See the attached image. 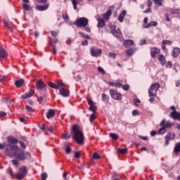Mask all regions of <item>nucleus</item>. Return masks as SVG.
I'll return each mask as SVG.
<instances>
[{
  "label": "nucleus",
  "mask_w": 180,
  "mask_h": 180,
  "mask_svg": "<svg viewBox=\"0 0 180 180\" xmlns=\"http://www.w3.org/2000/svg\"><path fill=\"white\" fill-rule=\"evenodd\" d=\"M41 178L42 180H46L47 179V174L46 173H43L41 174Z\"/></svg>",
  "instance_id": "nucleus-54"
},
{
  "label": "nucleus",
  "mask_w": 180,
  "mask_h": 180,
  "mask_svg": "<svg viewBox=\"0 0 180 180\" xmlns=\"http://www.w3.org/2000/svg\"><path fill=\"white\" fill-rule=\"evenodd\" d=\"M133 44H134V42L131 39L124 41V46L126 49L133 46Z\"/></svg>",
  "instance_id": "nucleus-24"
},
{
  "label": "nucleus",
  "mask_w": 180,
  "mask_h": 180,
  "mask_svg": "<svg viewBox=\"0 0 180 180\" xmlns=\"http://www.w3.org/2000/svg\"><path fill=\"white\" fill-rule=\"evenodd\" d=\"M62 18L63 19H64L65 20H68V19H70V17L68 16V14L67 13H64L62 15Z\"/></svg>",
  "instance_id": "nucleus-53"
},
{
  "label": "nucleus",
  "mask_w": 180,
  "mask_h": 180,
  "mask_svg": "<svg viewBox=\"0 0 180 180\" xmlns=\"http://www.w3.org/2000/svg\"><path fill=\"white\" fill-rule=\"evenodd\" d=\"M98 27H103V26H105V20H103V19L102 18H98Z\"/></svg>",
  "instance_id": "nucleus-32"
},
{
  "label": "nucleus",
  "mask_w": 180,
  "mask_h": 180,
  "mask_svg": "<svg viewBox=\"0 0 180 180\" xmlns=\"http://www.w3.org/2000/svg\"><path fill=\"white\" fill-rule=\"evenodd\" d=\"M59 94L61 95V96H63L64 98H68V96H70V90L65 88H61L59 90Z\"/></svg>",
  "instance_id": "nucleus-13"
},
{
  "label": "nucleus",
  "mask_w": 180,
  "mask_h": 180,
  "mask_svg": "<svg viewBox=\"0 0 180 180\" xmlns=\"http://www.w3.org/2000/svg\"><path fill=\"white\" fill-rule=\"evenodd\" d=\"M158 22L156 21H151L148 24L143 26L144 29H150V27H157Z\"/></svg>",
  "instance_id": "nucleus-15"
},
{
  "label": "nucleus",
  "mask_w": 180,
  "mask_h": 180,
  "mask_svg": "<svg viewBox=\"0 0 180 180\" xmlns=\"http://www.w3.org/2000/svg\"><path fill=\"white\" fill-rule=\"evenodd\" d=\"M72 3L75 11H77V5H78V2L77 1V0H72Z\"/></svg>",
  "instance_id": "nucleus-50"
},
{
  "label": "nucleus",
  "mask_w": 180,
  "mask_h": 180,
  "mask_svg": "<svg viewBox=\"0 0 180 180\" xmlns=\"http://www.w3.org/2000/svg\"><path fill=\"white\" fill-rule=\"evenodd\" d=\"M179 13H180V10L179 9L171 10V14L174 15V16H178L179 18Z\"/></svg>",
  "instance_id": "nucleus-33"
},
{
  "label": "nucleus",
  "mask_w": 180,
  "mask_h": 180,
  "mask_svg": "<svg viewBox=\"0 0 180 180\" xmlns=\"http://www.w3.org/2000/svg\"><path fill=\"white\" fill-rule=\"evenodd\" d=\"M7 174H9L11 177L15 178V173H13V170L12 169V168L8 167L7 169Z\"/></svg>",
  "instance_id": "nucleus-34"
},
{
  "label": "nucleus",
  "mask_w": 180,
  "mask_h": 180,
  "mask_svg": "<svg viewBox=\"0 0 180 180\" xmlns=\"http://www.w3.org/2000/svg\"><path fill=\"white\" fill-rule=\"evenodd\" d=\"M20 146L21 148H20L21 150H22V151L25 152V150H26V143H25V142L23 141H20L19 142ZM26 153H29V152H26Z\"/></svg>",
  "instance_id": "nucleus-31"
},
{
  "label": "nucleus",
  "mask_w": 180,
  "mask_h": 180,
  "mask_svg": "<svg viewBox=\"0 0 180 180\" xmlns=\"http://www.w3.org/2000/svg\"><path fill=\"white\" fill-rule=\"evenodd\" d=\"M97 109H98V107H96V105H95V104H93V105H90L89 110H91V112H94L95 113V112H96Z\"/></svg>",
  "instance_id": "nucleus-41"
},
{
  "label": "nucleus",
  "mask_w": 180,
  "mask_h": 180,
  "mask_svg": "<svg viewBox=\"0 0 180 180\" xmlns=\"http://www.w3.org/2000/svg\"><path fill=\"white\" fill-rule=\"evenodd\" d=\"M108 56L109 57H111V58H116V53H109Z\"/></svg>",
  "instance_id": "nucleus-58"
},
{
  "label": "nucleus",
  "mask_w": 180,
  "mask_h": 180,
  "mask_svg": "<svg viewBox=\"0 0 180 180\" xmlns=\"http://www.w3.org/2000/svg\"><path fill=\"white\" fill-rule=\"evenodd\" d=\"M155 5L158 6H162V1L164 0H153Z\"/></svg>",
  "instance_id": "nucleus-44"
},
{
  "label": "nucleus",
  "mask_w": 180,
  "mask_h": 180,
  "mask_svg": "<svg viewBox=\"0 0 180 180\" xmlns=\"http://www.w3.org/2000/svg\"><path fill=\"white\" fill-rule=\"evenodd\" d=\"M172 67V61H168L166 64V68H171Z\"/></svg>",
  "instance_id": "nucleus-57"
},
{
  "label": "nucleus",
  "mask_w": 180,
  "mask_h": 180,
  "mask_svg": "<svg viewBox=\"0 0 180 180\" xmlns=\"http://www.w3.org/2000/svg\"><path fill=\"white\" fill-rule=\"evenodd\" d=\"M62 136H63V139H65V140H68V139H71V135L70 134H68V132H65V133L62 134Z\"/></svg>",
  "instance_id": "nucleus-42"
},
{
  "label": "nucleus",
  "mask_w": 180,
  "mask_h": 180,
  "mask_svg": "<svg viewBox=\"0 0 180 180\" xmlns=\"http://www.w3.org/2000/svg\"><path fill=\"white\" fill-rule=\"evenodd\" d=\"M3 23H4V26H6V27L8 29V30H10L11 32H13V29H12V27H11V26H9V24L8 23V22H6L5 20H4Z\"/></svg>",
  "instance_id": "nucleus-36"
},
{
  "label": "nucleus",
  "mask_w": 180,
  "mask_h": 180,
  "mask_svg": "<svg viewBox=\"0 0 180 180\" xmlns=\"http://www.w3.org/2000/svg\"><path fill=\"white\" fill-rule=\"evenodd\" d=\"M22 8L24 11H31L32 7H30V5L26 4H22Z\"/></svg>",
  "instance_id": "nucleus-40"
},
{
  "label": "nucleus",
  "mask_w": 180,
  "mask_h": 180,
  "mask_svg": "<svg viewBox=\"0 0 180 180\" xmlns=\"http://www.w3.org/2000/svg\"><path fill=\"white\" fill-rule=\"evenodd\" d=\"M75 158H79V153L75 152Z\"/></svg>",
  "instance_id": "nucleus-64"
},
{
  "label": "nucleus",
  "mask_w": 180,
  "mask_h": 180,
  "mask_svg": "<svg viewBox=\"0 0 180 180\" xmlns=\"http://www.w3.org/2000/svg\"><path fill=\"white\" fill-rule=\"evenodd\" d=\"M86 101L90 106L92 105H95V103H94V101H92V99L87 98Z\"/></svg>",
  "instance_id": "nucleus-52"
},
{
  "label": "nucleus",
  "mask_w": 180,
  "mask_h": 180,
  "mask_svg": "<svg viewBox=\"0 0 180 180\" xmlns=\"http://www.w3.org/2000/svg\"><path fill=\"white\" fill-rule=\"evenodd\" d=\"M95 119H96V116H95V113H92L89 118L91 123H92V122H94Z\"/></svg>",
  "instance_id": "nucleus-49"
},
{
  "label": "nucleus",
  "mask_w": 180,
  "mask_h": 180,
  "mask_svg": "<svg viewBox=\"0 0 180 180\" xmlns=\"http://www.w3.org/2000/svg\"><path fill=\"white\" fill-rule=\"evenodd\" d=\"M48 85L53 89H60V88H63V86H64V83L61 82H56L55 83L49 82L48 83Z\"/></svg>",
  "instance_id": "nucleus-11"
},
{
  "label": "nucleus",
  "mask_w": 180,
  "mask_h": 180,
  "mask_svg": "<svg viewBox=\"0 0 180 180\" xmlns=\"http://www.w3.org/2000/svg\"><path fill=\"white\" fill-rule=\"evenodd\" d=\"M49 6H50V5L49 4H44L43 6L39 5V6H37L36 9L41 12L43 11H47L49 9Z\"/></svg>",
  "instance_id": "nucleus-19"
},
{
  "label": "nucleus",
  "mask_w": 180,
  "mask_h": 180,
  "mask_svg": "<svg viewBox=\"0 0 180 180\" xmlns=\"http://www.w3.org/2000/svg\"><path fill=\"white\" fill-rule=\"evenodd\" d=\"M71 133H72L73 139L77 144H84V134L79 130V126L77 124L73 125Z\"/></svg>",
  "instance_id": "nucleus-2"
},
{
  "label": "nucleus",
  "mask_w": 180,
  "mask_h": 180,
  "mask_svg": "<svg viewBox=\"0 0 180 180\" xmlns=\"http://www.w3.org/2000/svg\"><path fill=\"white\" fill-rule=\"evenodd\" d=\"M38 4H47V0H37Z\"/></svg>",
  "instance_id": "nucleus-62"
},
{
  "label": "nucleus",
  "mask_w": 180,
  "mask_h": 180,
  "mask_svg": "<svg viewBox=\"0 0 180 180\" xmlns=\"http://www.w3.org/2000/svg\"><path fill=\"white\" fill-rule=\"evenodd\" d=\"M108 27L110 30L111 34H113V36L116 37V39H121L122 32H120V30H116V25H109Z\"/></svg>",
  "instance_id": "nucleus-6"
},
{
  "label": "nucleus",
  "mask_w": 180,
  "mask_h": 180,
  "mask_svg": "<svg viewBox=\"0 0 180 180\" xmlns=\"http://www.w3.org/2000/svg\"><path fill=\"white\" fill-rule=\"evenodd\" d=\"M6 116V112L4 111L0 112V117H5Z\"/></svg>",
  "instance_id": "nucleus-59"
},
{
  "label": "nucleus",
  "mask_w": 180,
  "mask_h": 180,
  "mask_svg": "<svg viewBox=\"0 0 180 180\" xmlns=\"http://www.w3.org/2000/svg\"><path fill=\"white\" fill-rule=\"evenodd\" d=\"M98 72H101V74H105V70H103V68H102V67H98Z\"/></svg>",
  "instance_id": "nucleus-55"
},
{
  "label": "nucleus",
  "mask_w": 180,
  "mask_h": 180,
  "mask_svg": "<svg viewBox=\"0 0 180 180\" xmlns=\"http://www.w3.org/2000/svg\"><path fill=\"white\" fill-rule=\"evenodd\" d=\"M173 124H174L169 121L165 122V119L162 120V121L160 122V126L162 127L158 130V134H164V133L166 131L165 129L172 127Z\"/></svg>",
  "instance_id": "nucleus-3"
},
{
  "label": "nucleus",
  "mask_w": 180,
  "mask_h": 180,
  "mask_svg": "<svg viewBox=\"0 0 180 180\" xmlns=\"http://www.w3.org/2000/svg\"><path fill=\"white\" fill-rule=\"evenodd\" d=\"M90 54L92 57H101L102 56V49H98L93 46L90 49Z\"/></svg>",
  "instance_id": "nucleus-10"
},
{
  "label": "nucleus",
  "mask_w": 180,
  "mask_h": 180,
  "mask_svg": "<svg viewBox=\"0 0 180 180\" xmlns=\"http://www.w3.org/2000/svg\"><path fill=\"white\" fill-rule=\"evenodd\" d=\"M23 84H25V80L22 79L16 80L15 82V85L17 88H20V86H22Z\"/></svg>",
  "instance_id": "nucleus-27"
},
{
  "label": "nucleus",
  "mask_w": 180,
  "mask_h": 180,
  "mask_svg": "<svg viewBox=\"0 0 180 180\" xmlns=\"http://www.w3.org/2000/svg\"><path fill=\"white\" fill-rule=\"evenodd\" d=\"M127 14V12L126 11H122V13L118 16V20L122 23L123 22V19H124V15Z\"/></svg>",
  "instance_id": "nucleus-26"
},
{
  "label": "nucleus",
  "mask_w": 180,
  "mask_h": 180,
  "mask_svg": "<svg viewBox=\"0 0 180 180\" xmlns=\"http://www.w3.org/2000/svg\"><path fill=\"white\" fill-rule=\"evenodd\" d=\"M32 95H34V90L31 89L28 93H25L22 96V98L27 99V98H32Z\"/></svg>",
  "instance_id": "nucleus-16"
},
{
  "label": "nucleus",
  "mask_w": 180,
  "mask_h": 180,
  "mask_svg": "<svg viewBox=\"0 0 180 180\" xmlns=\"http://www.w3.org/2000/svg\"><path fill=\"white\" fill-rule=\"evenodd\" d=\"M121 87L124 91H129V89H130V86L129 84H122Z\"/></svg>",
  "instance_id": "nucleus-47"
},
{
  "label": "nucleus",
  "mask_w": 180,
  "mask_h": 180,
  "mask_svg": "<svg viewBox=\"0 0 180 180\" xmlns=\"http://www.w3.org/2000/svg\"><path fill=\"white\" fill-rule=\"evenodd\" d=\"M110 16H112V10H108L105 13L103 14L104 20H108Z\"/></svg>",
  "instance_id": "nucleus-25"
},
{
  "label": "nucleus",
  "mask_w": 180,
  "mask_h": 180,
  "mask_svg": "<svg viewBox=\"0 0 180 180\" xmlns=\"http://www.w3.org/2000/svg\"><path fill=\"white\" fill-rule=\"evenodd\" d=\"M133 54H134V49L130 48V49L127 50V56H133Z\"/></svg>",
  "instance_id": "nucleus-37"
},
{
  "label": "nucleus",
  "mask_w": 180,
  "mask_h": 180,
  "mask_svg": "<svg viewBox=\"0 0 180 180\" xmlns=\"http://www.w3.org/2000/svg\"><path fill=\"white\" fill-rule=\"evenodd\" d=\"M3 103H6V105H11V100L9 97H4L2 98Z\"/></svg>",
  "instance_id": "nucleus-38"
},
{
  "label": "nucleus",
  "mask_w": 180,
  "mask_h": 180,
  "mask_svg": "<svg viewBox=\"0 0 180 180\" xmlns=\"http://www.w3.org/2000/svg\"><path fill=\"white\" fill-rule=\"evenodd\" d=\"M174 153L175 155H179L180 153V142L175 144L174 148Z\"/></svg>",
  "instance_id": "nucleus-21"
},
{
  "label": "nucleus",
  "mask_w": 180,
  "mask_h": 180,
  "mask_svg": "<svg viewBox=\"0 0 180 180\" xmlns=\"http://www.w3.org/2000/svg\"><path fill=\"white\" fill-rule=\"evenodd\" d=\"M89 23L88 18L82 17L76 20V22L74 23L77 27H86Z\"/></svg>",
  "instance_id": "nucleus-4"
},
{
  "label": "nucleus",
  "mask_w": 180,
  "mask_h": 180,
  "mask_svg": "<svg viewBox=\"0 0 180 180\" xmlns=\"http://www.w3.org/2000/svg\"><path fill=\"white\" fill-rule=\"evenodd\" d=\"M127 151H129L127 148L118 149V153L120 154H127Z\"/></svg>",
  "instance_id": "nucleus-45"
},
{
  "label": "nucleus",
  "mask_w": 180,
  "mask_h": 180,
  "mask_svg": "<svg viewBox=\"0 0 180 180\" xmlns=\"http://www.w3.org/2000/svg\"><path fill=\"white\" fill-rule=\"evenodd\" d=\"M27 175V169L26 166L22 167L19 169L18 174H16L17 179L21 180Z\"/></svg>",
  "instance_id": "nucleus-7"
},
{
  "label": "nucleus",
  "mask_w": 180,
  "mask_h": 180,
  "mask_svg": "<svg viewBox=\"0 0 180 180\" xmlns=\"http://www.w3.org/2000/svg\"><path fill=\"white\" fill-rule=\"evenodd\" d=\"M93 159L94 160H99V159H101V155H99V154L98 153H94L93 154Z\"/></svg>",
  "instance_id": "nucleus-48"
},
{
  "label": "nucleus",
  "mask_w": 180,
  "mask_h": 180,
  "mask_svg": "<svg viewBox=\"0 0 180 180\" xmlns=\"http://www.w3.org/2000/svg\"><path fill=\"white\" fill-rule=\"evenodd\" d=\"M139 113L137 110H134L132 111V116H139Z\"/></svg>",
  "instance_id": "nucleus-56"
},
{
  "label": "nucleus",
  "mask_w": 180,
  "mask_h": 180,
  "mask_svg": "<svg viewBox=\"0 0 180 180\" xmlns=\"http://www.w3.org/2000/svg\"><path fill=\"white\" fill-rule=\"evenodd\" d=\"M162 44H164L165 46H171V44H172V41L170 40L163 39Z\"/></svg>",
  "instance_id": "nucleus-39"
},
{
  "label": "nucleus",
  "mask_w": 180,
  "mask_h": 180,
  "mask_svg": "<svg viewBox=\"0 0 180 180\" xmlns=\"http://www.w3.org/2000/svg\"><path fill=\"white\" fill-rule=\"evenodd\" d=\"M0 57L1 58H6L8 57V52L3 47L0 46Z\"/></svg>",
  "instance_id": "nucleus-20"
},
{
  "label": "nucleus",
  "mask_w": 180,
  "mask_h": 180,
  "mask_svg": "<svg viewBox=\"0 0 180 180\" xmlns=\"http://www.w3.org/2000/svg\"><path fill=\"white\" fill-rule=\"evenodd\" d=\"M146 4L148 6V8L146 11H143V13H150L151 6H153V1L151 0H147Z\"/></svg>",
  "instance_id": "nucleus-17"
},
{
  "label": "nucleus",
  "mask_w": 180,
  "mask_h": 180,
  "mask_svg": "<svg viewBox=\"0 0 180 180\" xmlns=\"http://www.w3.org/2000/svg\"><path fill=\"white\" fill-rule=\"evenodd\" d=\"M170 109L173 111L170 113L169 117H172V119H174L176 120H180V113L176 111L175 106H171Z\"/></svg>",
  "instance_id": "nucleus-9"
},
{
  "label": "nucleus",
  "mask_w": 180,
  "mask_h": 180,
  "mask_svg": "<svg viewBox=\"0 0 180 180\" xmlns=\"http://www.w3.org/2000/svg\"><path fill=\"white\" fill-rule=\"evenodd\" d=\"M109 136L112 140H119V136L117 134L110 133Z\"/></svg>",
  "instance_id": "nucleus-35"
},
{
  "label": "nucleus",
  "mask_w": 180,
  "mask_h": 180,
  "mask_svg": "<svg viewBox=\"0 0 180 180\" xmlns=\"http://www.w3.org/2000/svg\"><path fill=\"white\" fill-rule=\"evenodd\" d=\"M160 84L158 83L152 84L148 89L149 96H157V92L160 89Z\"/></svg>",
  "instance_id": "nucleus-5"
},
{
  "label": "nucleus",
  "mask_w": 180,
  "mask_h": 180,
  "mask_svg": "<svg viewBox=\"0 0 180 180\" xmlns=\"http://www.w3.org/2000/svg\"><path fill=\"white\" fill-rule=\"evenodd\" d=\"M8 143H0V150H4V153L7 157L10 158H15L11 160L13 165L18 167L19 165V161H25L28 158H31L30 153H25L19 146H18V139L11 136L7 137Z\"/></svg>",
  "instance_id": "nucleus-1"
},
{
  "label": "nucleus",
  "mask_w": 180,
  "mask_h": 180,
  "mask_svg": "<svg viewBox=\"0 0 180 180\" xmlns=\"http://www.w3.org/2000/svg\"><path fill=\"white\" fill-rule=\"evenodd\" d=\"M80 36H82V37H83V39H91L90 37H89V35L84 34V32H79Z\"/></svg>",
  "instance_id": "nucleus-51"
},
{
  "label": "nucleus",
  "mask_w": 180,
  "mask_h": 180,
  "mask_svg": "<svg viewBox=\"0 0 180 180\" xmlns=\"http://www.w3.org/2000/svg\"><path fill=\"white\" fill-rule=\"evenodd\" d=\"M89 42L88 40H84V41L82 42V46H88Z\"/></svg>",
  "instance_id": "nucleus-63"
},
{
  "label": "nucleus",
  "mask_w": 180,
  "mask_h": 180,
  "mask_svg": "<svg viewBox=\"0 0 180 180\" xmlns=\"http://www.w3.org/2000/svg\"><path fill=\"white\" fill-rule=\"evenodd\" d=\"M25 109L27 111L30 112V113L34 112V110H33V108L32 107L29 106L28 105H25Z\"/></svg>",
  "instance_id": "nucleus-46"
},
{
  "label": "nucleus",
  "mask_w": 180,
  "mask_h": 180,
  "mask_svg": "<svg viewBox=\"0 0 180 180\" xmlns=\"http://www.w3.org/2000/svg\"><path fill=\"white\" fill-rule=\"evenodd\" d=\"M160 51L157 47L150 48V56L152 58H155L157 54H160Z\"/></svg>",
  "instance_id": "nucleus-12"
},
{
  "label": "nucleus",
  "mask_w": 180,
  "mask_h": 180,
  "mask_svg": "<svg viewBox=\"0 0 180 180\" xmlns=\"http://www.w3.org/2000/svg\"><path fill=\"white\" fill-rule=\"evenodd\" d=\"M179 54H180V49L178 47H174L172 52V56L174 57V58H176V57H178Z\"/></svg>",
  "instance_id": "nucleus-18"
},
{
  "label": "nucleus",
  "mask_w": 180,
  "mask_h": 180,
  "mask_svg": "<svg viewBox=\"0 0 180 180\" xmlns=\"http://www.w3.org/2000/svg\"><path fill=\"white\" fill-rule=\"evenodd\" d=\"M158 60L160 61L161 65H165V64H167L165 56H164L162 54H159Z\"/></svg>",
  "instance_id": "nucleus-23"
},
{
  "label": "nucleus",
  "mask_w": 180,
  "mask_h": 180,
  "mask_svg": "<svg viewBox=\"0 0 180 180\" xmlns=\"http://www.w3.org/2000/svg\"><path fill=\"white\" fill-rule=\"evenodd\" d=\"M102 101H103L104 102H109V96L106 95L105 94H103Z\"/></svg>",
  "instance_id": "nucleus-43"
},
{
  "label": "nucleus",
  "mask_w": 180,
  "mask_h": 180,
  "mask_svg": "<svg viewBox=\"0 0 180 180\" xmlns=\"http://www.w3.org/2000/svg\"><path fill=\"white\" fill-rule=\"evenodd\" d=\"M36 86H37V89H39V91L46 89V84L41 80H38L36 82Z\"/></svg>",
  "instance_id": "nucleus-14"
},
{
  "label": "nucleus",
  "mask_w": 180,
  "mask_h": 180,
  "mask_svg": "<svg viewBox=\"0 0 180 180\" xmlns=\"http://www.w3.org/2000/svg\"><path fill=\"white\" fill-rule=\"evenodd\" d=\"M65 152L67 154H70V153H71V148H70L69 146H67L65 148Z\"/></svg>",
  "instance_id": "nucleus-60"
},
{
  "label": "nucleus",
  "mask_w": 180,
  "mask_h": 180,
  "mask_svg": "<svg viewBox=\"0 0 180 180\" xmlns=\"http://www.w3.org/2000/svg\"><path fill=\"white\" fill-rule=\"evenodd\" d=\"M108 85L110 86H117V88H122V83L120 82H109Z\"/></svg>",
  "instance_id": "nucleus-30"
},
{
  "label": "nucleus",
  "mask_w": 180,
  "mask_h": 180,
  "mask_svg": "<svg viewBox=\"0 0 180 180\" xmlns=\"http://www.w3.org/2000/svg\"><path fill=\"white\" fill-rule=\"evenodd\" d=\"M110 95L111 96V98L112 99H114L115 101H122L123 96H122V94H120L119 92H117V91L111 89L110 90Z\"/></svg>",
  "instance_id": "nucleus-8"
},
{
  "label": "nucleus",
  "mask_w": 180,
  "mask_h": 180,
  "mask_svg": "<svg viewBox=\"0 0 180 180\" xmlns=\"http://www.w3.org/2000/svg\"><path fill=\"white\" fill-rule=\"evenodd\" d=\"M167 140H174L175 139V134L174 132H169L165 136Z\"/></svg>",
  "instance_id": "nucleus-29"
},
{
  "label": "nucleus",
  "mask_w": 180,
  "mask_h": 180,
  "mask_svg": "<svg viewBox=\"0 0 180 180\" xmlns=\"http://www.w3.org/2000/svg\"><path fill=\"white\" fill-rule=\"evenodd\" d=\"M51 34L52 37H55V38L57 37V32H56L51 31Z\"/></svg>",
  "instance_id": "nucleus-61"
},
{
  "label": "nucleus",
  "mask_w": 180,
  "mask_h": 180,
  "mask_svg": "<svg viewBox=\"0 0 180 180\" xmlns=\"http://www.w3.org/2000/svg\"><path fill=\"white\" fill-rule=\"evenodd\" d=\"M55 115H56V110L53 109L49 110L46 113L47 119H51V117H54Z\"/></svg>",
  "instance_id": "nucleus-22"
},
{
  "label": "nucleus",
  "mask_w": 180,
  "mask_h": 180,
  "mask_svg": "<svg viewBox=\"0 0 180 180\" xmlns=\"http://www.w3.org/2000/svg\"><path fill=\"white\" fill-rule=\"evenodd\" d=\"M49 43H50L51 46H52V47H56V44H57V43H58V39L51 38V39L49 40Z\"/></svg>",
  "instance_id": "nucleus-28"
}]
</instances>
